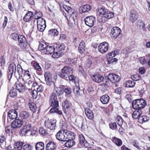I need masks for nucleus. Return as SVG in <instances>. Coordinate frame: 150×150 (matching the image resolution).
<instances>
[{
    "label": "nucleus",
    "mask_w": 150,
    "mask_h": 150,
    "mask_svg": "<svg viewBox=\"0 0 150 150\" xmlns=\"http://www.w3.org/2000/svg\"><path fill=\"white\" fill-rule=\"evenodd\" d=\"M56 145L54 142H50L47 144L45 149L46 150H55Z\"/></svg>",
    "instance_id": "obj_26"
},
{
    "label": "nucleus",
    "mask_w": 150,
    "mask_h": 150,
    "mask_svg": "<svg viewBox=\"0 0 150 150\" xmlns=\"http://www.w3.org/2000/svg\"><path fill=\"white\" fill-rule=\"evenodd\" d=\"M39 131L40 133L42 135H45L46 133L45 130L43 128H40L39 129Z\"/></svg>",
    "instance_id": "obj_64"
},
{
    "label": "nucleus",
    "mask_w": 150,
    "mask_h": 150,
    "mask_svg": "<svg viewBox=\"0 0 150 150\" xmlns=\"http://www.w3.org/2000/svg\"><path fill=\"white\" fill-rule=\"evenodd\" d=\"M131 78L133 80L137 81L140 79L141 76L139 74H135L132 75L131 76Z\"/></svg>",
    "instance_id": "obj_53"
},
{
    "label": "nucleus",
    "mask_w": 150,
    "mask_h": 150,
    "mask_svg": "<svg viewBox=\"0 0 150 150\" xmlns=\"http://www.w3.org/2000/svg\"><path fill=\"white\" fill-rule=\"evenodd\" d=\"M73 69L70 67L65 66L61 69V72H59L58 75L60 77L66 79L69 74H72Z\"/></svg>",
    "instance_id": "obj_3"
},
{
    "label": "nucleus",
    "mask_w": 150,
    "mask_h": 150,
    "mask_svg": "<svg viewBox=\"0 0 150 150\" xmlns=\"http://www.w3.org/2000/svg\"><path fill=\"white\" fill-rule=\"evenodd\" d=\"M57 120H48L45 122V125L46 127L51 130L55 129L56 126Z\"/></svg>",
    "instance_id": "obj_7"
},
{
    "label": "nucleus",
    "mask_w": 150,
    "mask_h": 150,
    "mask_svg": "<svg viewBox=\"0 0 150 150\" xmlns=\"http://www.w3.org/2000/svg\"><path fill=\"white\" fill-rule=\"evenodd\" d=\"M31 127L32 126L30 124H28L23 126L22 129L20 130L21 133L23 135H25L30 131Z\"/></svg>",
    "instance_id": "obj_23"
},
{
    "label": "nucleus",
    "mask_w": 150,
    "mask_h": 150,
    "mask_svg": "<svg viewBox=\"0 0 150 150\" xmlns=\"http://www.w3.org/2000/svg\"><path fill=\"white\" fill-rule=\"evenodd\" d=\"M23 142H17L14 145V149L15 150H21L22 148Z\"/></svg>",
    "instance_id": "obj_33"
},
{
    "label": "nucleus",
    "mask_w": 150,
    "mask_h": 150,
    "mask_svg": "<svg viewBox=\"0 0 150 150\" xmlns=\"http://www.w3.org/2000/svg\"><path fill=\"white\" fill-rule=\"evenodd\" d=\"M91 6L89 4L83 5L79 8V13L82 14L83 13L88 12L91 9Z\"/></svg>",
    "instance_id": "obj_19"
},
{
    "label": "nucleus",
    "mask_w": 150,
    "mask_h": 150,
    "mask_svg": "<svg viewBox=\"0 0 150 150\" xmlns=\"http://www.w3.org/2000/svg\"><path fill=\"white\" fill-rule=\"evenodd\" d=\"M46 26V25H37L38 29L39 31L42 32L45 29Z\"/></svg>",
    "instance_id": "obj_57"
},
{
    "label": "nucleus",
    "mask_w": 150,
    "mask_h": 150,
    "mask_svg": "<svg viewBox=\"0 0 150 150\" xmlns=\"http://www.w3.org/2000/svg\"><path fill=\"white\" fill-rule=\"evenodd\" d=\"M100 100L103 104H107L110 100V97L107 95H104L100 97Z\"/></svg>",
    "instance_id": "obj_29"
},
{
    "label": "nucleus",
    "mask_w": 150,
    "mask_h": 150,
    "mask_svg": "<svg viewBox=\"0 0 150 150\" xmlns=\"http://www.w3.org/2000/svg\"><path fill=\"white\" fill-rule=\"evenodd\" d=\"M75 144V142L73 139H69L65 144V145L67 148H70L74 146Z\"/></svg>",
    "instance_id": "obj_38"
},
{
    "label": "nucleus",
    "mask_w": 150,
    "mask_h": 150,
    "mask_svg": "<svg viewBox=\"0 0 150 150\" xmlns=\"http://www.w3.org/2000/svg\"><path fill=\"white\" fill-rule=\"evenodd\" d=\"M132 144L135 147L139 149H140V147L139 146V144L137 141L136 140H134L132 143Z\"/></svg>",
    "instance_id": "obj_60"
},
{
    "label": "nucleus",
    "mask_w": 150,
    "mask_h": 150,
    "mask_svg": "<svg viewBox=\"0 0 150 150\" xmlns=\"http://www.w3.org/2000/svg\"><path fill=\"white\" fill-rule=\"evenodd\" d=\"M18 35L16 33H13L11 35L12 39L15 40H16L18 39Z\"/></svg>",
    "instance_id": "obj_62"
},
{
    "label": "nucleus",
    "mask_w": 150,
    "mask_h": 150,
    "mask_svg": "<svg viewBox=\"0 0 150 150\" xmlns=\"http://www.w3.org/2000/svg\"><path fill=\"white\" fill-rule=\"evenodd\" d=\"M16 71V65L13 62H11L8 67L7 72L8 78L9 80H10L11 79L13 73H15Z\"/></svg>",
    "instance_id": "obj_5"
},
{
    "label": "nucleus",
    "mask_w": 150,
    "mask_h": 150,
    "mask_svg": "<svg viewBox=\"0 0 150 150\" xmlns=\"http://www.w3.org/2000/svg\"><path fill=\"white\" fill-rule=\"evenodd\" d=\"M121 30L118 27H115L112 29L111 34L112 36L115 38H116L120 34Z\"/></svg>",
    "instance_id": "obj_15"
},
{
    "label": "nucleus",
    "mask_w": 150,
    "mask_h": 150,
    "mask_svg": "<svg viewBox=\"0 0 150 150\" xmlns=\"http://www.w3.org/2000/svg\"><path fill=\"white\" fill-rule=\"evenodd\" d=\"M108 58L106 62V64H107L110 65L114 64H116L117 61V59L116 58H113L111 59V58Z\"/></svg>",
    "instance_id": "obj_40"
},
{
    "label": "nucleus",
    "mask_w": 150,
    "mask_h": 150,
    "mask_svg": "<svg viewBox=\"0 0 150 150\" xmlns=\"http://www.w3.org/2000/svg\"><path fill=\"white\" fill-rule=\"evenodd\" d=\"M135 84V83L133 81L128 80L126 81L124 83L125 86L127 88L133 87Z\"/></svg>",
    "instance_id": "obj_34"
},
{
    "label": "nucleus",
    "mask_w": 150,
    "mask_h": 150,
    "mask_svg": "<svg viewBox=\"0 0 150 150\" xmlns=\"http://www.w3.org/2000/svg\"><path fill=\"white\" fill-rule=\"evenodd\" d=\"M17 71L18 74L21 76H22L23 74V72L24 70L22 69L21 65L18 64L17 65Z\"/></svg>",
    "instance_id": "obj_54"
},
{
    "label": "nucleus",
    "mask_w": 150,
    "mask_h": 150,
    "mask_svg": "<svg viewBox=\"0 0 150 150\" xmlns=\"http://www.w3.org/2000/svg\"><path fill=\"white\" fill-rule=\"evenodd\" d=\"M44 143L41 142L37 143L35 145L36 150H44Z\"/></svg>",
    "instance_id": "obj_36"
},
{
    "label": "nucleus",
    "mask_w": 150,
    "mask_h": 150,
    "mask_svg": "<svg viewBox=\"0 0 150 150\" xmlns=\"http://www.w3.org/2000/svg\"><path fill=\"white\" fill-rule=\"evenodd\" d=\"M32 81L30 80H29L28 82H25V86H28V88H26V90L27 89H30V87L32 86Z\"/></svg>",
    "instance_id": "obj_61"
},
{
    "label": "nucleus",
    "mask_w": 150,
    "mask_h": 150,
    "mask_svg": "<svg viewBox=\"0 0 150 150\" xmlns=\"http://www.w3.org/2000/svg\"><path fill=\"white\" fill-rule=\"evenodd\" d=\"M44 76L45 80H48L52 78L51 74L48 72H47L45 73Z\"/></svg>",
    "instance_id": "obj_55"
},
{
    "label": "nucleus",
    "mask_w": 150,
    "mask_h": 150,
    "mask_svg": "<svg viewBox=\"0 0 150 150\" xmlns=\"http://www.w3.org/2000/svg\"><path fill=\"white\" fill-rule=\"evenodd\" d=\"M63 108L65 110H68L71 106V104L69 103L67 99L64 100L63 101Z\"/></svg>",
    "instance_id": "obj_35"
},
{
    "label": "nucleus",
    "mask_w": 150,
    "mask_h": 150,
    "mask_svg": "<svg viewBox=\"0 0 150 150\" xmlns=\"http://www.w3.org/2000/svg\"><path fill=\"white\" fill-rule=\"evenodd\" d=\"M108 78L111 82L114 83L119 82L120 79V77L119 76L113 73L109 74Z\"/></svg>",
    "instance_id": "obj_11"
},
{
    "label": "nucleus",
    "mask_w": 150,
    "mask_h": 150,
    "mask_svg": "<svg viewBox=\"0 0 150 150\" xmlns=\"http://www.w3.org/2000/svg\"><path fill=\"white\" fill-rule=\"evenodd\" d=\"M29 105L30 110L33 112H35L37 108V107L35 103L33 102H29Z\"/></svg>",
    "instance_id": "obj_45"
},
{
    "label": "nucleus",
    "mask_w": 150,
    "mask_h": 150,
    "mask_svg": "<svg viewBox=\"0 0 150 150\" xmlns=\"http://www.w3.org/2000/svg\"><path fill=\"white\" fill-rule=\"evenodd\" d=\"M84 111L86 117L88 119L90 120L93 119L94 114L92 110L88 108H86L84 109Z\"/></svg>",
    "instance_id": "obj_21"
},
{
    "label": "nucleus",
    "mask_w": 150,
    "mask_h": 150,
    "mask_svg": "<svg viewBox=\"0 0 150 150\" xmlns=\"http://www.w3.org/2000/svg\"><path fill=\"white\" fill-rule=\"evenodd\" d=\"M114 16V14L113 13L107 10L104 17L109 19L113 17Z\"/></svg>",
    "instance_id": "obj_43"
},
{
    "label": "nucleus",
    "mask_w": 150,
    "mask_h": 150,
    "mask_svg": "<svg viewBox=\"0 0 150 150\" xmlns=\"http://www.w3.org/2000/svg\"><path fill=\"white\" fill-rule=\"evenodd\" d=\"M149 117L147 116L144 115L139 117L138 118V122L141 124H142L144 122H146L148 121Z\"/></svg>",
    "instance_id": "obj_32"
},
{
    "label": "nucleus",
    "mask_w": 150,
    "mask_h": 150,
    "mask_svg": "<svg viewBox=\"0 0 150 150\" xmlns=\"http://www.w3.org/2000/svg\"><path fill=\"white\" fill-rule=\"evenodd\" d=\"M44 87L41 84L38 85L37 88V91L38 92H42L44 91Z\"/></svg>",
    "instance_id": "obj_58"
},
{
    "label": "nucleus",
    "mask_w": 150,
    "mask_h": 150,
    "mask_svg": "<svg viewBox=\"0 0 150 150\" xmlns=\"http://www.w3.org/2000/svg\"><path fill=\"white\" fill-rule=\"evenodd\" d=\"M55 45L51 46L43 42L40 43L38 49L39 50L43 51V52L46 54H51L54 52Z\"/></svg>",
    "instance_id": "obj_1"
},
{
    "label": "nucleus",
    "mask_w": 150,
    "mask_h": 150,
    "mask_svg": "<svg viewBox=\"0 0 150 150\" xmlns=\"http://www.w3.org/2000/svg\"><path fill=\"white\" fill-rule=\"evenodd\" d=\"M78 49L81 53H83L85 51V44L83 40H82L79 44Z\"/></svg>",
    "instance_id": "obj_30"
},
{
    "label": "nucleus",
    "mask_w": 150,
    "mask_h": 150,
    "mask_svg": "<svg viewBox=\"0 0 150 150\" xmlns=\"http://www.w3.org/2000/svg\"><path fill=\"white\" fill-rule=\"evenodd\" d=\"M41 16L39 17L38 18H37V25H46V22L45 19L42 18H41Z\"/></svg>",
    "instance_id": "obj_42"
},
{
    "label": "nucleus",
    "mask_w": 150,
    "mask_h": 150,
    "mask_svg": "<svg viewBox=\"0 0 150 150\" xmlns=\"http://www.w3.org/2000/svg\"><path fill=\"white\" fill-rule=\"evenodd\" d=\"M64 134V130L59 131L56 135V138L60 141H65V137Z\"/></svg>",
    "instance_id": "obj_18"
},
{
    "label": "nucleus",
    "mask_w": 150,
    "mask_h": 150,
    "mask_svg": "<svg viewBox=\"0 0 150 150\" xmlns=\"http://www.w3.org/2000/svg\"><path fill=\"white\" fill-rule=\"evenodd\" d=\"M49 103L50 106H58V101L56 94L54 93H51L50 97Z\"/></svg>",
    "instance_id": "obj_6"
},
{
    "label": "nucleus",
    "mask_w": 150,
    "mask_h": 150,
    "mask_svg": "<svg viewBox=\"0 0 150 150\" xmlns=\"http://www.w3.org/2000/svg\"><path fill=\"white\" fill-rule=\"evenodd\" d=\"M79 143L83 145L86 147L89 146V144L86 141H85L84 137L83 135L81 134L79 135Z\"/></svg>",
    "instance_id": "obj_27"
},
{
    "label": "nucleus",
    "mask_w": 150,
    "mask_h": 150,
    "mask_svg": "<svg viewBox=\"0 0 150 150\" xmlns=\"http://www.w3.org/2000/svg\"><path fill=\"white\" fill-rule=\"evenodd\" d=\"M63 8L67 12L69 13H71V16L70 17L69 20L68 19L66 16H65V18H66L67 21H68V23L69 24L71 23H72L74 21V19L73 17L74 15V13H76V12H72V9L69 6H66L65 5H63L62 6Z\"/></svg>",
    "instance_id": "obj_4"
},
{
    "label": "nucleus",
    "mask_w": 150,
    "mask_h": 150,
    "mask_svg": "<svg viewBox=\"0 0 150 150\" xmlns=\"http://www.w3.org/2000/svg\"><path fill=\"white\" fill-rule=\"evenodd\" d=\"M96 22V18L92 16L86 17L85 19L86 24L89 27L93 26Z\"/></svg>",
    "instance_id": "obj_10"
},
{
    "label": "nucleus",
    "mask_w": 150,
    "mask_h": 150,
    "mask_svg": "<svg viewBox=\"0 0 150 150\" xmlns=\"http://www.w3.org/2000/svg\"><path fill=\"white\" fill-rule=\"evenodd\" d=\"M17 92L16 89L12 88L9 93L10 96L12 98H15L17 96Z\"/></svg>",
    "instance_id": "obj_44"
},
{
    "label": "nucleus",
    "mask_w": 150,
    "mask_h": 150,
    "mask_svg": "<svg viewBox=\"0 0 150 150\" xmlns=\"http://www.w3.org/2000/svg\"><path fill=\"white\" fill-rule=\"evenodd\" d=\"M54 89L55 92L58 95H60L63 93L62 89L61 87H55L54 85Z\"/></svg>",
    "instance_id": "obj_49"
},
{
    "label": "nucleus",
    "mask_w": 150,
    "mask_h": 150,
    "mask_svg": "<svg viewBox=\"0 0 150 150\" xmlns=\"http://www.w3.org/2000/svg\"><path fill=\"white\" fill-rule=\"evenodd\" d=\"M48 34L51 36L55 37L58 35V32L57 29H51L49 30Z\"/></svg>",
    "instance_id": "obj_37"
},
{
    "label": "nucleus",
    "mask_w": 150,
    "mask_h": 150,
    "mask_svg": "<svg viewBox=\"0 0 150 150\" xmlns=\"http://www.w3.org/2000/svg\"><path fill=\"white\" fill-rule=\"evenodd\" d=\"M18 40V45L21 47L24 48L26 47L27 43L26 42V38L23 35H19Z\"/></svg>",
    "instance_id": "obj_9"
},
{
    "label": "nucleus",
    "mask_w": 150,
    "mask_h": 150,
    "mask_svg": "<svg viewBox=\"0 0 150 150\" xmlns=\"http://www.w3.org/2000/svg\"><path fill=\"white\" fill-rule=\"evenodd\" d=\"M6 138L4 136H1L0 138V145L1 146L4 147L6 146Z\"/></svg>",
    "instance_id": "obj_48"
},
{
    "label": "nucleus",
    "mask_w": 150,
    "mask_h": 150,
    "mask_svg": "<svg viewBox=\"0 0 150 150\" xmlns=\"http://www.w3.org/2000/svg\"><path fill=\"white\" fill-rule=\"evenodd\" d=\"M109 125L110 128L112 130H115L117 129V125L116 123L115 122H109Z\"/></svg>",
    "instance_id": "obj_51"
},
{
    "label": "nucleus",
    "mask_w": 150,
    "mask_h": 150,
    "mask_svg": "<svg viewBox=\"0 0 150 150\" xmlns=\"http://www.w3.org/2000/svg\"><path fill=\"white\" fill-rule=\"evenodd\" d=\"M73 91L75 96L77 97L80 96L82 94L83 91L80 89L79 83L73 87Z\"/></svg>",
    "instance_id": "obj_17"
},
{
    "label": "nucleus",
    "mask_w": 150,
    "mask_h": 150,
    "mask_svg": "<svg viewBox=\"0 0 150 150\" xmlns=\"http://www.w3.org/2000/svg\"><path fill=\"white\" fill-rule=\"evenodd\" d=\"M83 120L81 117L77 118L75 120V122L77 124H79L80 123H81V128H83L84 127V126L82 122Z\"/></svg>",
    "instance_id": "obj_56"
},
{
    "label": "nucleus",
    "mask_w": 150,
    "mask_h": 150,
    "mask_svg": "<svg viewBox=\"0 0 150 150\" xmlns=\"http://www.w3.org/2000/svg\"><path fill=\"white\" fill-rule=\"evenodd\" d=\"M112 141L118 146H120L122 144V140L120 139L115 137L112 138Z\"/></svg>",
    "instance_id": "obj_39"
},
{
    "label": "nucleus",
    "mask_w": 150,
    "mask_h": 150,
    "mask_svg": "<svg viewBox=\"0 0 150 150\" xmlns=\"http://www.w3.org/2000/svg\"><path fill=\"white\" fill-rule=\"evenodd\" d=\"M55 48H57V49L59 51H62V50H64L66 47L65 45L63 44H62L60 45L56 44L54 45Z\"/></svg>",
    "instance_id": "obj_47"
},
{
    "label": "nucleus",
    "mask_w": 150,
    "mask_h": 150,
    "mask_svg": "<svg viewBox=\"0 0 150 150\" xmlns=\"http://www.w3.org/2000/svg\"><path fill=\"white\" fill-rule=\"evenodd\" d=\"M23 122L21 119H16L11 123V127L16 129L21 127L23 125Z\"/></svg>",
    "instance_id": "obj_12"
},
{
    "label": "nucleus",
    "mask_w": 150,
    "mask_h": 150,
    "mask_svg": "<svg viewBox=\"0 0 150 150\" xmlns=\"http://www.w3.org/2000/svg\"><path fill=\"white\" fill-rule=\"evenodd\" d=\"M26 88H28V86H25L24 84L20 82L16 83L15 89L18 90L20 93H23L26 90Z\"/></svg>",
    "instance_id": "obj_14"
},
{
    "label": "nucleus",
    "mask_w": 150,
    "mask_h": 150,
    "mask_svg": "<svg viewBox=\"0 0 150 150\" xmlns=\"http://www.w3.org/2000/svg\"><path fill=\"white\" fill-rule=\"evenodd\" d=\"M57 48H55L54 50V52L52 55V57L53 58H57L61 57L63 54L62 51H59L58 50Z\"/></svg>",
    "instance_id": "obj_25"
},
{
    "label": "nucleus",
    "mask_w": 150,
    "mask_h": 150,
    "mask_svg": "<svg viewBox=\"0 0 150 150\" xmlns=\"http://www.w3.org/2000/svg\"><path fill=\"white\" fill-rule=\"evenodd\" d=\"M119 53V51L118 50H116L114 51H112L108 54L107 55V58H112L113 57H115Z\"/></svg>",
    "instance_id": "obj_41"
},
{
    "label": "nucleus",
    "mask_w": 150,
    "mask_h": 150,
    "mask_svg": "<svg viewBox=\"0 0 150 150\" xmlns=\"http://www.w3.org/2000/svg\"><path fill=\"white\" fill-rule=\"evenodd\" d=\"M64 132L65 137V141L68 139H73L75 138V134L73 132L67 130H64Z\"/></svg>",
    "instance_id": "obj_24"
},
{
    "label": "nucleus",
    "mask_w": 150,
    "mask_h": 150,
    "mask_svg": "<svg viewBox=\"0 0 150 150\" xmlns=\"http://www.w3.org/2000/svg\"><path fill=\"white\" fill-rule=\"evenodd\" d=\"M109 46V45L108 42H104L100 44L98 47V50L101 53L103 54L108 51Z\"/></svg>",
    "instance_id": "obj_8"
},
{
    "label": "nucleus",
    "mask_w": 150,
    "mask_h": 150,
    "mask_svg": "<svg viewBox=\"0 0 150 150\" xmlns=\"http://www.w3.org/2000/svg\"><path fill=\"white\" fill-rule=\"evenodd\" d=\"M33 14L31 11H28L23 17V20L25 22H28L31 21L33 18Z\"/></svg>",
    "instance_id": "obj_22"
},
{
    "label": "nucleus",
    "mask_w": 150,
    "mask_h": 150,
    "mask_svg": "<svg viewBox=\"0 0 150 150\" xmlns=\"http://www.w3.org/2000/svg\"><path fill=\"white\" fill-rule=\"evenodd\" d=\"M107 10H105L103 8L100 7L98 8V11L100 15H102L101 16H103L104 17Z\"/></svg>",
    "instance_id": "obj_46"
},
{
    "label": "nucleus",
    "mask_w": 150,
    "mask_h": 150,
    "mask_svg": "<svg viewBox=\"0 0 150 150\" xmlns=\"http://www.w3.org/2000/svg\"><path fill=\"white\" fill-rule=\"evenodd\" d=\"M118 125L121 126L123 124V119L122 117L119 116H117L116 119Z\"/></svg>",
    "instance_id": "obj_50"
},
{
    "label": "nucleus",
    "mask_w": 150,
    "mask_h": 150,
    "mask_svg": "<svg viewBox=\"0 0 150 150\" xmlns=\"http://www.w3.org/2000/svg\"><path fill=\"white\" fill-rule=\"evenodd\" d=\"M17 109L10 110L8 112V115L9 118L11 119H16L18 117Z\"/></svg>",
    "instance_id": "obj_16"
},
{
    "label": "nucleus",
    "mask_w": 150,
    "mask_h": 150,
    "mask_svg": "<svg viewBox=\"0 0 150 150\" xmlns=\"http://www.w3.org/2000/svg\"><path fill=\"white\" fill-rule=\"evenodd\" d=\"M145 100L141 98L135 100L132 102V106L134 109H138L140 110L144 108L146 105Z\"/></svg>",
    "instance_id": "obj_2"
},
{
    "label": "nucleus",
    "mask_w": 150,
    "mask_h": 150,
    "mask_svg": "<svg viewBox=\"0 0 150 150\" xmlns=\"http://www.w3.org/2000/svg\"><path fill=\"white\" fill-rule=\"evenodd\" d=\"M34 66L38 71H40L41 70V68L39 64L37 62H35L33 64Z\"/></svg>",
    "instance_id": "obj_63"
},
{
    "label": "nucleus",
    "mask_w": 150,
    "mask_h": 150,
    "mask_svg": "<svg viewBox=\"0 0 150 150\" xmlns=\"http://www.w3.org/2000/svg\"><path fill=\"white\" fill-rule=\"evenodd\" d=\"M91 77L93 81L97 83L101 82L104 79L103 76L98 74L93 75L91 76Z\"/></svg>",
    "instance_id": "obj_20"
},
{
    "label": "nucleus",
    "mask_w": 150,
    "mask_h": 150,
    "mask_svg": "<svg viewBox=\"0 0 150 150\" xmlns=\"http://www.w3.org/2000/svg\"><path fill=\"white\" fill-rule=\"evenodd\" d=\"M33 149V146L29 144H26L23 146L24 150H32Z\"/></svg>",
    "instance_id": "obj_52"
},
{
    "label": "nucleus",
    "mask_w": 150,
    "mask_h": 150,
    "mask_svg": "<svg viewBox=\"0 0 150 150\" xmlns=\"http://www.w3.org/2000/svg\"><path fill=\"white\" fill-rule=\"evenodd\" d=\"M30 116V114L28 112L26 111H23L20 114V116L23 119H27Z\"/></svg>",
    "instance_id": "obj_31"
},
{
    "label": "nucleus",
    "mask_w": 150,
    "mask_h": 150,
    "mask_svg": "<svg viewBox=\"0 0 150 150\" xmlns=\"http://www.w3.org/2000/svg\"><path fill=\"white\" fill-rule=\"evenodd\" d=\"M135 110L134 111L132 114V116L134 119L138 118L142 113V110H138V109H134Z\"/></svg>",
    "instance_id": "obj_28"
},
{
    "label": "nucleus",
    "mask_w": 150,
    "mask_h": 150,
    "mask_svg": "<svg viewBox=\"0 0 150 150\" xmlns=\"http://www.w3.org/2000/svg\"><path fill=\"white\" fill-rule=\"evenodd\" d=\"M37 91L35 90V89L34 90L32 91L31 92V94L33 98L35 99L38 96V92Z\"/></svg>",
    "instance_id": "obj_59"
},
{
    "label": "nucleus",
    "mask_w": 150,
    "mask_h": 150,
    "mask_svg": "<svg viewBox=\"0 0 150 150\" xmlns=\"http://www.w3.org/2000/svg\"><path fill=\"white\" fill-rule=\"evenodd\" d=\"M138 16V13L136 10H132L131 11L129 16V19L130 21L132 23L134 22L137 19Z\"/></svg>",
    "instance_id": "obj_13"
}]
</instances>
